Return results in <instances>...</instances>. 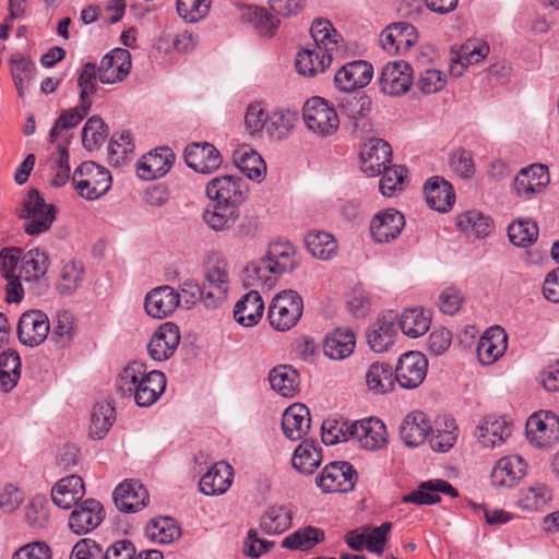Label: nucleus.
Segmentation results:
<instances>
[{"mask_svg": "<svg viewBox=\"0 0 559 559\" xmlns=\"http://www.w3.org/2000/svg\"><path fill=\"white\" fill-rule=\"evenodd\" d=\"M430 325V319L425 314L423 309L405 310L400 319V328L408 337H419L424 335Z\"/></svg>", "mask_w": 559, "mask_h": 559, "instance_id": "nucleus-51", "label": "nucleus"}, {"mask_svg": "<svg viewBox=\"0 0 559 559\" xmlns=\"http://www.w3.org/2000/svg\"><path fill=\"white\" fill-rule=\"evenodd\" d=\"M233 160L237 168L249 179L260 180L266 170V165L261 155L248 145L235 150Z\"/></svg>", "mask_w": 559, "mask_h": 559, "instance_id": "nucleus-36", "label": "nucleus"}, {"mask_svg": "<svg viewBox=\"0 0 559 559\" xmlns=\"http://www.w3.org/2000/svg\"><path fill=\"white\" fill-rule=\"evenodd\" d=\"M392 148L390 144L379 138L369 139L360 152L361 170L374 177L382 174V169L391 163Z\"/></svg>", "mask_w": 559, "mask_h": 559, "instance_id": "nucleus-12", "label": "nucleus"}, {"mask_svg": "<svg viewBox=\"0 0 559 559\" xmlns=\"http://www.w3.org/2000/svg\"><path fill=\"white\" fill-rule=\"evenodd\" d=\"M298 120L297 111L277 108L266 112L258 102L248 105L245 115V129L252 138H262L263 134L271 141L286 140L294 130Z\"/></svg>", "mask_w": 559, "mask_h": 559, "instance_id": "nucleus-2", "label": "nucleus"}, {"mask_svg": "<svg viewBox=\"0 0 559 559\" xmlns=\"http://www.w3.org/2000/svg\"><path fill=\"white\" fill-rule=\"evenodd\" d=\"M405 226L402 213L388 209L377 213L370 222V235L378 243H388L397 238Z\"/></svg>", "mask_w": 559, "mask_h": 559, "instance_id": "nucleus-15", "label": "nucleus"}, {"mask_svg": "<svg viewBox=\"0 0 559 559\" xmlns=\"http://www.w3.org/2000/svg\"><path fill=\"white\" fill-rule=\"evenodd\" d=\"M428 361L419 352H407L403 354L395 368V382L401 388L412 390L419 386L426 378Z\"/></svg>", "mask_w": 559, "mask_h": 559, "instance_id": "nucleus-9", "label": "nucleus"}, {"mask_svg": "<svg viewBox=\"0 0 559 559\" xmlns=\"http://www.w3.org/2000/svg\"><path fill=\"white\" fill-rule=\"evenodd\" d=\"M511 435V426L503 417L488 415L480 419L476 429V438L484 448L501 445Z\"/></svg>", "mask_w": 559, "mask_h": 559, "instance_id": "nucleus-23", "label": "nucleus"}, {"mask_svg": "<svg viewBox=\"0 0 559 559\" xmlns=\"http://www.w3.org/2000/svg\"><path fill=\"white\" fill-rule=\"evenodd\" d=\"M308 251L318 259L328 260L336 251V241L332 235L322 231H310L305 238Z\"/></svg>", "mask_w": 559, "mask_h": 559, "instance_id": "nucleus-53", "label": "nucleus"}, {"mask_svg": "<svg viewBox=\"0 0 559 559\" xmlns=\"http://www.w3.org/2000/svg\"><path fill=\"white\" fill-rule=\"evenodd\" d=\"M105 518L100 502L87 499L74 506L69 518V528L76 535L87 534L99 526Z\"/></svg>", "mask_w": 559, "mask_h": 559, "instance_id": "nucleus-11", "label": "nucleus"}, {"mask_svg": "<svg viewBox=\"0 0 559 559\" xmlns=\"http://www.w3.org/2000/svg\"><path fill=\"white\" fill-rule=\"evenodd\" d=\"M72 185L82 198L96 200L110 189L111 175L105 167L87 160L75 168L72 175Z\"/></svg>", "mask_w": 559, "mask_h": 559, "instance_id": "nucleus-4", "label": "nucleus"}, {"mask_svg": "<svg viewBox=\"0 0 559 559\" xmlns=\"http://www.w3.org/2000/svg\"><path fill=\"white\" fill-rule=\"evenodd\" d=\"M185 160L197 173L212 174L219 168L222 156L211 143H191L185 151Z\"/></svg>", "mask_w": 559, "mask_h": 559, "instance_id": "nucleus-17", "label": "nucleus"}, {"mask_svg": "<svg viewBox=\"0 0 559 559\" xmlns=\"http://www.w3.org/2000/svg\"><path fill=\"white\" fill-rule=\"evenodd\" d=\"M430 433L431 449L437 452H445L456 442L459 428L453 418L443 416L436 420V428H431Z\"/></svg>", "mask_w": 559, "mask_h": 559, "instance_id": "nucleus-39", "label": "nucleus"}, {"mask_svg": "<svg viewBox=\"0 0 559 559\" xmlns=\"http://www.w3.org/2000/svg\"><path fill=\"white\" fill-rule=\"evenodd\" d=\"M179 342L178 326L171 322L163 323L151 337L148 354L154 360L164 361L175 353Z\"/></svg>", "mask_w": 559, "mask_h": 559, "instance_id": "nucleus-19", "label": "nucleus"}, {"mask_svg": "<svg viewBox=\"0 0 559 559\" xmlns=\"http://www.w3.org/2000/svg\"><path fill=\"white\" fill-rule=\"evenodd\" d=\"M264 258L272 263V266L281 275L293 271L297 264L296 250L288 241L272 242Z\"/></svg>", "mask_w": 559, "mask_h": 559, "instance_id": "nucleus-42", "label": "nucleus"}, {"mask_svg": "<svg viewBox=\"0 0 559 559\" xmlns=\"http://www.w3.org/2000/svg\"><path fill=\"white\" fill-rule=\"evenodd\" d=\"M527 464L519 455L501 457L491 472V484L495 487H513L526 474Z\"/></svg>", "mask_w": 559, "mask_h": 559, "instance_id": "nucleus-22", "label": "nucleus"}, {"mask_svg": "<svg viewBox=\"0 0 559 559\" xmlns=\"http://www.w3.org/2000/svg\"><path fill=\"white\" fill-rule=\"evenodd\" d=\"M304 311L301 296L292 289L278 293L269 307V321L276 331H288L300 320Z\"/></svg>", "mask_w": 559, "mask_h": 559, "instance_id": "nucleus-5", "label": "nucleus"}, {"mask_svg": "<svg viewBox=\"0 0 559 559\" xmlns=\"http://www.w3.org/2000/svg\"><path fill=\"white\" fill-rule=\"evenodd\" d=\"M324 540V532L313 526L299 528L282 540V547L292 550H309Z\"/></svg>", "mask_w": 559, "mask_h": 559, "instance_id": "nucleus-44", "label": "nucleus"}, {"mask_svg": "<svg viewBox=\"0 0 559 559\" xmlns=\"http://www.w3.org/2000/svg\"><path fill=\"white\" fill-rule=\"evenodd\" d=\"M551 497V489L546 484L536 481L521 491L518 506L525 511H538Z\"/></svg>", "mask_w": 559, "mask_h": 559, "instance_id": "nucleus-46", "label": "nucleus"}, {"mask_svg": "<svg viewBox=\"0 0 559 559\" xmlns=\"http://www.w3.org/2000/svg\"><path fill=\"white\" fill-rule=\"evenodd\" d=\"M107 127L102 118L97 116L91 117L82 130L83 146L93 151L99 147L106 140Z\"/></svg>", "mask_w": 559, "mask_h": 559, "instance_id": "nucleus-60", "label": "nucleus"}, {"mask_svg": "<svg viewBox=\"0 0 559 559\" xmlns=\"http://www.w3.org/2000/svg\"><path fill=\"white\" fill-rule=\"evenodd\" d=\"M526 437L537 448H548L559 440V417L550 411H539L526 421Z\"/></svg>", "mask_w": 559, "mask_h": 559, "instance_id": "nucleus-8", "label": "nucleus"}, {"mask_svg": "<svg viewBox=\"0 0 559 559\" xmlns=\"http://www.w3.org/2000/svg\"><path fill=\"white\" fill-rule=\"evenodd\" d=\"M84 269L80 262L71 261L62 266L57 290L60 295L70 296L83 282Z\"/></svg>", "mask_w": 559, "mask_h": 559, "instance_id": "nucleus-54", "label": "nucleus"}, {"mask_svg": "<svg viewBox=\"0 0 559 559\" xmlns=\"http://www.w3.org/2000/svg\"><path fill=\"white\" fill-rule=\"evenodd\" d=\"M322 460L321 451L313 441L305 440L294 451L292 464L301 474H312Z\"/></svg>", "mask_w": 559, "mask_h": 559, "instance_id": "nucleus-43", "label": "nucleus"}, {"mask_svg": "<svg viewBox=\"0 0 559 559\" xmlns=\"http://www.w3.org/2000/svg\"><path fill=\"white\" fill-rule=\"evenodd\" d=\"M112 499L119 511L134 513L145 507L148 492L139 480L126 479L115 488Z\"/></svg>", "mask_w": 559, "mask_h": 559, "instance_id": "nucleus-16", "label": "nucleus"}, {"mask_svg": "<svg viewBox=\"0 0 559 559\" xmlns=\"http://www.w3.org/2000/svg\"><path fill=\"white\" fill-rule=\"evenodd\" d=\"M549 181L547 168L543 165H531L522 168L513 181L515 193L524 199H531L542 192Z\"/></svg>", "mask_w": 559, "mask_h": 559, "instance_id": "nucleus-21", "label": "nucleus"}, {"mask_svg": "<svg viewBox=\"0 0 559 559\" xmlns=\"http://www.w3.org/2000/svg\"><path fill=\"white\" fill-rule=\"evenodd\" d=\"M355 344L356 338L350 330L336 329L326 335L323 352L331 359L341 360L353 353Z\"/></svg>", "mask_w": 559, "mask_h": 559, "instance_id": "nucleus-37", "label": "nucleus"}, {"mask_svg": "<svg viewBox=\"0 0 559 559\" xmlns=\"http://www.w3.org/2000/svg\"><path fill=\"white\" fill-rule=\"evenodd\" d=\"M413 72H381L380 86L384 94L400 96L409 91Z\"/></svg>", "mask_w": 559, "mask_h": 559, "instance_id": "nucleus-58", "label": "nucleus"}, {"mask_svg": "<svg viewBox=\"0 0 559 559\" xmlns=\"http://www.w3.org/2000/svg\"><path fill=\"white\" fill-rule=\"evenodd\" d=\"M310 413L302 404L287 407L282 417L284 435L290 440H300L310 428Z\"/></svg>", "mask_w": 559, "mask_h": 559, "instance_id": "nucleus-34", "label": "nucleus"}, {"mask_svg": "<svg viewBox=\"0 0 559 559\" xmlns=\"http://www.w3.org/2000/svg\"><path fill=\"white\" fill-rule=\"evenodd\" d=\"M280 272L265 258L253 261L243 270L242 282L246 287L253 289H271L275 286Z\"/></svg>", "mask_w": 559, "mask_h": 559, "instance_id": "nucleus-26", "label": "nucleus"}, {"mask_svg": "<svg viewBox=\"0 0 559 559\" xmlns=\"http://www.w3.org/2000/svg\"><path fill=\"white\" fill-rule=\"evenodd\" d=\"M115 420V407L109 403H97L92 412L90 432L96 439H102Z\"/></svg>", "mask_w": 559, "mask_h": 559, "instance_id": "nucleus-56", "label": "nucleus"}, {"mask_svg": "<svg viewBox=\"0 0 559 559\" xmlns=\"http://www.w3.org/2000/svg\"><path fill=\"white\" fill-rule=\"evenodd\" d=\"M310 34L314 45L296 53V70H326L333 64L337 70H347L348 67L373 70V66L365 60L344 61L343 38L330 21L316 19L311 24Z\"/></svg>", "mask_w": 559, "mask_h": 559, "instance_id": "nucleus-1", "label": "nucleus"}, {"mask_svg": "<svg viewBox=\"0 0 559 559\" xmlns=\"http://www.w3.org/2000/svg\"><path fill=\"white\" fill-rule=\"evenodd\" d=\"M202 216L211 229L222 231L236 223L238 211L217 203L213 209L205 210Z\"/></svg>", "mask_w": 559, "mask_h": 559, "instance_id": "nucleus-55", "label": "nucleus"}, {"mask_svg": "<svg viewBox=\"0 0 559 559\" xmlns=\"http://www.w3.org/2000/svg\"><path fill=\"white\" fill-rule=\"evenodd\" d=\"M354 466L345 461L329 463L317 477L316 483L323 492H349L357 483Z\"/></svg>", "mask_w": 559, "mask_h": 559, "instance_id": "nucleus-7", "label": "nucleus"}, {"mask_svg": "<svg viewBox=\"0 0 559 559\" xmlns=\"http://www.w3.org/2000/svg\"><path fill=\"white\" fill-rule=\"evenodd\" d=\"M175 162L174 152L166 146L145 154L138 163V176L143 180H154L166 175Z\"/></svg>", "mask_w": 559, "mask_h": 559, "instance_id": "nucleus-18", "label": "nucleus"}, {"mask_svg": "<svg viewBox=\"0 0 559 559\" xmlns=\"http://www.w3.org/2000/svg\"><path fill=\"white\" fill-rule=\"evenodd\" d=\"M55 213V206H50V209L43 212L19 214V216L27 221L24 226L25 231L28 235L35 236L45 233L50 228L56 218Z\"/></svg>", "mask_w": 559, "mask_h": 559, "instance_id": "nucleus-64", "label": "nucleus"}, {"mask_svg": "<svg viewBox=\"0 0 559 559\" xmlns=\"http://www.w3.org/2000/svg\"><path fill=\"white\" fill-rule=\"evenodd\" d=\"M439 493L456 497L457 490L443 479H431L419 484L416 490L405 495L402 501L418 506L435 504L440 501Z\"/></svg>", "mask_w": 559, "mask_h": 559, "instance_id": "nucleus-24", "label": "nucleus"}, {"mask_svg": "<svg viewBox=\"0 0 559 559\" xmlns=\"http://www.w3.org/2000/svg\"><path fill=\"white\" fill-rule=\"evenodd\" d=\"M508 236L510 241L518 247H527L536 241L538 227L534 221L519 219L509 225Z\"/></svg>", "mask_w": 559, "mask_h": 559, "instance_id": "nucleus-57", "label": "nucleus"}, {"mask_svg": "<svg viewBox=\"0 0 559 559\" xmlns=\"http://www.w3.org/2000/svg\"><path fill=\"white\" fill-rule=\"evenodd\" d=\"M292 525V513L285 507H271L260 521L261 530L267 535L282 534Z\"/></svg>", "mask_w": 559, "mask_h": 559, "instance_id": "nucleus-49", "label": "nucleus"}, {"mask_svg": "<svg viewBox=\"0 0 559 559\" xmlns=\"http://www.w3.org/2000/svg\"><path fill=\"white\" fill-rule=\"evenodd\" d=\"M354 440L366 450H379L388 443L386 427L379 418L369 417L352 423Z\"/></svg>", "mask_w": 559, "mask_h": 559, "instance_id": "nucleus-13", "label": "nucleus"}, {"mask_svg": "<svg viewBox=\"0 0 559 559\" xmlns=\"http://www.w3.org/2000/svg\"><path fill=\"white\" fill-rule=\"evenodd\" d=\"M84 495V483L78 475H70L60 479L51 489L52 502L61 509H70L76 506Z\"/></svg>", "mask_w": 559, "mask_h": 559, "instance_id": "nucleus-28", "label": "nucleus"}, {"mask_svg": "<svg viewBox=\"0 0 559 559\" xmlns=\"http://www.w3.org/2000/svg\"><path fill=\"white\" fill-rule=\"evenodd\" d=\"M507 348V335L503 329L497 326L490 329L479 340L477 345V356L483 365H490L496 361Z\"/></svg>", "mask_w": 559, "mask_h": 559, "instance_id": "nucleus-35", "label": "nucleus"}, {"mask_svg": "<svg viewBox=\"0 0 559 559\" xmlns=\"http://www.w3.org/2000/svg\"><path fill=\"white\" fill-rule=\"evenodd\" d=\"M21 377V358L15 350H5L0 354V384L4 392L16 386Z\"/></svg>", "mask_w": 559, "mask_h": 559, "instance_id": "nucleus-47", "label": "nucleus"}, {"mask_svg": "<svg viewBox=\"0 0 559 559\" xmlns=\"http://www.w3.org/2000/svg\"><path fill=\"white\" fill-rule=\"evenodd\" d=\"M233 477V467L226 462H218L201 477L200 490L206 496L223 495L230 487Z\"/></svg>", "mask_w": 559, "mask_h": 559, "instance_id": "nucleus-27", "label": "nucleus"}, {"mask_svg": "<svg viewBox=\"0 0 559 559\" xmlns=\"http://www.w3.org/2000/svg\"><path fill=\"white\" fill-rule=\"evenodd\" d=\"M424 191L428 205L438 212H448L455 201L451 183L438 176L426 182Z\"/></svg>", "mask_w": 559, "mask_h": 559, "instance_id": "nucleus-30", "label": "nucleus"}, {"mask_svg": "<svg viewBox=\"0 0 559 559\" xmlns=\"http://www.w3.org/2000/svg\"><path fill=\"white\" fill-rule=\"evenodd\" d=\"M182 292L189 293L193 298L198 295L204 306L212 309L217 308L223 302L227 294L221 289L212 288L206 285L199 287L198 284L192 282L185 283Z\"/></svg>", "mask_w": 559, "mask_h": 559, "instance_id": "nucleus-63", "label": "nucleus"}, {"mask_svg": "<svg viewBox=\"0 0 559 559\" xmlns=\"http://www.w3.org/2000/svg\"><path fill=\"white\" fill-rule=\"evenodd\" d=\"M457 227L477 238L485 237L488 234L489 218L478 211H467L457 217Z\"/></svg>", "mask_w": 559, "mask_h": 559, "instance_id": "nucleus-61", "label": "nucleus"}, {"mask_svg": "<svg viewBox=\"0 0 559 559\" xmlns=\"http://www.w3.org/2000/svg\"><path fill=\"white\" fill-rule=\"evenodd\" d=\"M366 384L368 390L374 394L391 392L395 384L391 366L380 361L371 364L366 372Z\"/></svg>", "mask_w": 559, "mask_h": 559, "instance_id": "nucleus-40", "label": "nucleus"}, {"mask_svg": "<svg viewBox=\"0 0 559 559\" xmlns=\"http://www.w3.org/2000/svg\"><path fill=\"white\" fill-rule=\"evenodd\" d=\"M302 119L307 129L319 138L335 134L340 128L338 115L328 100L313 96L302 107Z\"/></svg>", "mask_w": 559, "mask_h": 559, "instance_id": "nucleus-3", "label": "nucleus"}, {"mask_svg": "<svg viewBox=\"0 0 559 559\" xmlns=\"http://www.w3.org/2000/svg\"><path fill=\"white\" fill-rule=\"evenodd\" d=\"M50 324L47 314L39 310L24 312L17 323V337L26 346L35 347L48 336Z\"/></svg>", "mask_w": 559, "mask_h": 559, "instance_id": "nucleus-10", "label": "nucleus"}, {"mask_svg": "<svg viewBox=\"0 0 559 559\" xmlns=\"http://www.w3.org/2000/svg\"><path fill=\"white\" fill-rule=\"evenodd\" d=\"M247 182L237 176L225 175L213 178L206 185V195L215 200L219 205L237 210L247 199Z\"/></svg>", "mask_w": 559, "mask_h": 559, "instance_id": "nucleus-6", "label": "nucleus"}, {"mask_svg": "<svg viewBox=\"0 0 559 559\" xmlns=\"http://www.w3.org/2000/svg\"><path fill=\"white\" fill-rule=\"evenodd\" d=\"M166 388V377L162 371L152 370L142 379L133 397L135 404L140 407L153 405L164 393Z\"/></svg>", "mask_w": 559, "mask_h": 559, "instance_id": "nucleus-32", "label": "nucleus"}, {"mask_svg": "<svg viewBox=\"0 0 559 559\" xmlns=\"http://www.w3.org/2000/svg\"><path fill=\"white\" fill-rule=\"evenodd\" d=\"M48 270V255L43 250L35 248L21 255L20 274L26 282H38Z\"/></svg>", "mask_w": 559, "mask_h": 559, "instance_id": "nucleus-41", "label": "nucleus"}, {"mask_svg": "<svg viewBox=\"0 0 559 559\" xmlns=\"http://www.w3.org/2000/svg\"><path fill=\"white\" fill-rule=\"evenodd\" d=\"M180 304L179 294L170 286L164 285L152 289L145 297V311L155 319L171 314Z\"/></svg>", "mask_w": 559, "mask_h": 559, "instance_id": "nucleus-20", "label": "nucleus"}, {"mask_svg": "<svg viewBox=\"0 0 559 559\" xmlns=\"http://www.w3.org/2000/svg\"><path fill=\"white\" fill-rule=\"evenodd\" d=\"M24 522L33 531H41L49 522L48 502L44 496H34L24 508Z\"/></svg>", "mask_w": 559, "mask_h": 559, "instance_id": "nucleus-50", "label": "nucleus"}, {"mask_svg": "<svg viewBox=\"0 0 559 559\" xmlns=\"http://www.w3.org/2000/svg\"><path fill=\"white\" fill-rule=\"evenodd\" d=\"M271 388L284 397H292L299 386V373L289 365H278L269 372Z\"/></svg>", "mask_w": 559, "mask_h": 559, "instance_id": "nucleus-38", "label": "nucleus"}, {"mask_svg": "<svg viewBox=\"0 0 559 559\" xmlns=\"http://www.w3.org/2000/svg\"><path fill=\"white\" fill-rule=\"evenodd\" d=\"M148 539L157 544H170L181 535L180 528L170 518L153 519L145 527Z\"/></svg>", "mask_w": 559, "mask_h": 559, "instance_id": "nucleus-48", "label": "nucleus"}, {"mask_svg": "<svg viewBox=\"0 0 559 559\" xmlns=\"http://www.w3.org/2000/svg\"><path fill=\"white\" fill-rule=\"evenodd\" d=\"M395 336L396 331L392 314L379 317L369 325L366 332L367 342L376 353L386 352L394 344Z\"/></svg>", "mask_w": 559, "mask_h": 559, "instance_id": "nucleus-29", "label": "nucleus"}, {"mask_svg": "<svg viewBox=\"0 0 559 559\" xmlns=\"http://www.w3.org/2000/svg\"><path fill=\"white\" fill-rule=\"evenodd\" d=\"M399 430L405 445L415 448L425 442L431 431V424L425 413L412 412L404 417Z\"/></svg>", "mask_w": 559, "mask_h": 559, "instance_id": "nucleus-25", "label": "nucleus"}, {"mask_svg": "<svg viewBox=\"0 0 559 559\" xmlns=\"http://www.w3.org/2000/svg\"><path fill=\"white\" fill-rule=\"evenodd\" d=\"M407 170L403 166L385 167L382 169V178L379 189L385 197H392L396 191L403 189Z\"/></svg>", "mask_w": 559, "mask_h": 559, "instance_id": "nucleus-62", "label": "nucleus"}, {"mask_svg": "<svg viewBox=\"0 0 559 559\" xmlns=\"http://www.w3.org/2000/svg\"><path fill=\"white\" fill-rule=\"evenodd\" d=\"M264 302L257 289H251L239 299L234 309L235 320L243 326H253L262 318Z\"/></svg>", "mask_w": 559, "mask_h": 559, "instance_id": "nucleus-31", "label": "nucleus"}, {"mask_svg": "<svg viewBox=\"0 0 559 559\" xmlns=\"http://www.w3.org/2000/svg\"><path fill=\"white\" fill-rule=\"evenodd\" d=\"M322 441L326 445H334L336 443L346 442L354 439L352 432V423L326 419L323 421L322 427Z\"/></svg>", "mask_w": 559, "mask_h": 559, "instance_id": "nucleus-59", "label": "nucleus"}, {"mask_svg": "<svg viewBox=\"0 0 559 559\" xmlns=\"http://www.w3.org/2000/svg\"><path fill=\"white\" fill-rule=\"evenodd\" d=\"M341 109L343 115L348 118L355 132L360 135L372 132L373 123L370 119L372 103L370 97L367 95L349 96L342 100Z\"/></svg>", "mask_w": 559, "mask_h": 559, "instance_id": "nucleus-14", "label": "nucleus"}, {"mask_svg": "<svg viewBox=\"0 0 559 559\" xmlns=\"http://www.w3.org/2000/svg\"><path fill=\"white\" fill-rule=\"evenodd\" d=\"M74 337V317L69 311H60L53 319L50 341L59 348L69 346Z\"/></svg>", "mask_w": 559, "mask_h": 559, "instance_id": "nucleus-52", "label": "nucleus"}, {"mask_svg": "<svg viewBox=\"0 0 559 559\" xmlns=\"http://www.w3.org/2000/svg\"><path fill=\"white\" fill-rule=\"evenodd\" d=\"M146 374V367L143 362L131 361L117 377V391L122 396L131 397L138 389V384H140Z\"/></svg>", "mask_w": 559, "mask_h": 559, "instance_id": "nucleus-45", "label": "nucleus"}, {"mask_svg": "<svg viewBox=\"0 0 559 559\" xmlns=\"http://www.w3.org/2000/svg\"><path fill=\"white\" fill-rule=\"evenodd\" d=\"M489 46L480 39H468L460 47H452L449 53L451 67L454 64L461 68H468L477 64L489 53Z\"/></svg>", "mask_w": 559, "mask_h": 559, "instance_id": "nucleus-33", "label": "nucleus"}]
</instances>
